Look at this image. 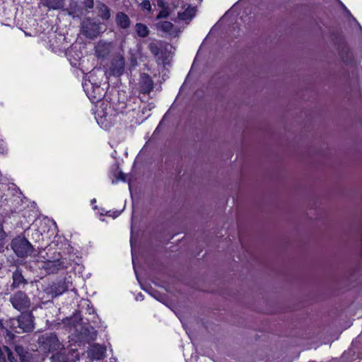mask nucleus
<instances>
[{"label":"nucleus","instance_id":"obj_22","mask_svg":"<svg viewBox=\"0 0 362 362\" xmlns=\"http://www.w3.org/2000/svg\"><path fill=\"white\" fill-rule=\"evenodd\" d=\"M95 52L98 57H105L108 54V51L105 50V46L104 45H98L96 47Z\"/></svg>","mask_w":362,"mask_h":362},{"label":"nucleus","instance_id":"obj_23","mask_svg":"<svg viewBox=\"0 0 362 362\" xmlns=\"http://www.w3.org/2000/svg\"><path fill=\"white\" fill-rule=\"evenodd\" d=\"M50 359L51 362H66V357L58 352L53 354Z\"/></svg>","mask_w":362,"mask_h":362},{"label":"nucleus","instance_id":"obj_2","mask_svg":"<svg viewBox=\"0 0 362 362\" xmlns=\"http://www.w3.org/2000/svg\"><path fill=\"white\" fill-rule=\"evenodd\" d=\"M11 247L16 256L21 258L31 256L36 252L33 245L23 235H18L13 238Z\"/></svg>","mask_w":362,"mask_h":362},{"label":"nucleus","instance_id":"obj_19","mask_svg":"<svg viewBox=\"0 0 362 362\" xmlns=\"http://www.w3.org/2000/svg\"><path fill=\"white\" fill-rule=\"evenodd\" d=\"M135 31L139 37L143 38L146 37L150 33V30L148 28L145 24L141 23H136Z\"/></svg>","mask_w":362,"mask_h":362},{"label":"nucleus","instance_id":"obj_15","mask_svg":"<svg viewBox=\"0 0 362 362\" xmlns=\"http://www.w3.org/2000/svg\"><path fill=\"white\" fill-rule=\"evenodd\" d=\"M115 22L118 27L122 29H127L130 27L131 21L129 17L124 12L119 11L117 13Z\"/></svg>","mask_w":362,"mask_h":362},{"label":"nucleus","instance_id":"obj_24","mask_svg":"<svg viewBox=\"0 0 362 362\" xmlns=\"http://www.w3.org/2000/svg\"><path fill=\"white\" fill-rule=\"evenodd\" d=\"M15 351L16 354L19 356V358L26 357V356L28 354V352L25 351L23 346L21 345H16L15 346Z\"/></svg>","mask_w":362,"mask_h":362},{"label":"nucleus","instance_id":"obj_6","mask_svg":"<svg viewBox=\"0 0 362 362\" xmlns=\"http://www.w3.org/2000/svg\"><path fill=\"white\" fill-rule=\"evenodd\" d=\"M69 287V282L65 280H61L58 282H54L45 289V292L51 295L52 298H56L66 291Z\"/></svg>","mask_w":362,"mask_h":362},{"label":"nucleus","instance_id":"obj_3","mask_svg":"<svg viewBox=\"0 0 362 362\" xmlns=\"http://www.w3.org/2000/svg\"><path fill=\"white\" fill-rule=\"evenodd\" d=\"M9 301L13 308L22 313L29 310L31 305L30 298L22 291H18L11 295Z\"/></svg>","mask_w":362,"mask_h":362},{"label":"nucleus","instance_id":"obj_32","mask_svg":"<svg viewBox=\"0 0 362 362\" xmlns=\"http://www.w3.org/2000/svg\"><path fill=\"white\" fill-rule=\"evenodd\" d=\"M93 100H95L96 101H98V100L102 99L103 94L101 93H99L98 96L97 95H93Z\"/></svg>","mask_w":362,"mask_h":362},{"label":"nucleus","instance_id":"obj_26","mask_svg":"<svg viewBox=\"0 0 362 362\" xmlns=\"http://www.w3.org/2000/svg\"><path fill=\"white\" fill-rule=\"evenodd\" d=\"M8 351L4 350V346H0V362H6Z\"/></svg>","mask_w":362,"mask_h":362},{"label":"nucleus","instance_id":"obj_5","mask_svg":"<svg viewBox=\"0 0 362 362\" xmlns=\"http://www.w3.org/2000/svg\"><path fill=\"white\" fill-rule=\"evenodd\" d=\"M148 49L155 57L158 64L164 65L166 63L167 52L162 41L158 40L149 42Z\"/></svg>","mask_w":362,"mask_h":362},{"label":"nucleus","instance_id":"obj_13","mask_svg":"<svg viewBox=\"0 0 362 362\" xmlns=\"http://www.w3.org/2000/svg\"><path fill=\"white\" fill-rule=\"evenodd\" d=\"M12 284L11 288L12 289L18 288L28 284V281L22 274V270L17 268L12 274Z\"/></svg>","mask_w":362,"mask_h":362},{"label":"nucleus","instance_id":"obj_34","mask_svg":"<svg viewBox=\"0 0 362 362\" xmlns=\"http://www.w3.org/2000/svg\"><path fill=\"white\" fill-rule=\"evenodd\" d=\"M21 362H28L29 361V354L26 357H20Z\"/></svg>","mask_w":362,"mask_h":362},{"label":"nucleus","instance_id":"obj_25","mask_svg":"<svg viewBox=\"0 0 362 362\" xmlns=\"http://www.w3.org/2000/svg\"><path fill=\"white\" fill-rule=\"evenodd\" d=\"M170 15L169 8H162V10L158 13L157 16V18H165L168 17Z\"/></svg>","mask_w":362,"mask_h":362},{"label":"nucleus","instance_id":"obj_30","mask_svg":"<svg viewBox=\"0 0 362 362\" xmlns=\"http://www.w3.org/2000/svg\"><path fill=\"white\" fill-rule=\"evenodd\" d=\"M84 6L88 9L93 8L94 2L93 0H83Z\"/></svg>","mask_w":362,"mask_h":362},{"label":"nucleus","instance_id":"obj_36","mask_svg":"<svg viewBox=\"0 0 362 362\" xmlns=\"http://www.w3.org/2000/svg\"><path fill=\"white\" fill-rule=\"evenodd\" d=\"M39 253H40V252H37V253H36V254H33V256H34V257H37V256H38Z\"/></svg>","mask_w":362,"mask_h":362},{"label":"nucleus","instance_id":"obj_9","mask_svg":"<svg viewBox=\"0 0 362 362\" xmlns=\"http://www.w3.org/2000/svg\"><path fill=\"white\" fill-rule=\"evenodd\" d=\"M13 325L18 327L23 332H30L34 329V325L32 320V315L30 314L21 315Z\"/></svg>","mask_w":362,"mask_h":362},{"label":"nucleus","instance_id":"obj_16","mask_svg":"<svg viewBox=\"0 0 362 362\" xmlns=\"http://www.w3.org/2000/svg\"><path fill=\"white\" fill-rule=\"evenodd\" d=\"M42 5L49 9L58 10L64 8L65 0H41Z\"/></svg>","mask_w":362,"mask_h":362},{"label":"nucleus","instance_id":"obj_21","mask_svg":"<svg viewBox=\"0 0 362 362\" xmlns=\"http://www.w3.org/2000/svg\"><path fill=\"white\" fill-rule=\"evenodd\" d=\"M139 7L141 10L147 11L148 13H151L152 7L149 0H144L140 4Z\"/></svg>","mask_w":362,"mask_h":362},{"label":"nucleus","instance_id":"obj_33","mask_svg":"<svg viewBox=\"0 0 362 362\" xmlns=\"http://www.w3.org/2000/svg\"><path fill=\"white\" fill-rule=\"evenodd\" d=\"M6 151V148L4 146L3 141H0V153H3Z\"/></svg>","mask_w":362,"mask_h":362},{"label":"nucleus","instance_id":"obj_31","mask_svg":"<svg viewBox=\"0 0 362 362\" xmlns=\"http://www.w3.org/2000/svg\"><path fill=\"white\" fill-rule=\"evenodd\" d=\"M122 180V181H125V180H126L125 174L124 173H122V172H120L119 173V175L118 178L117 179V180Z\"/></svg>","mask_w":362,"mask_h":362},{"label":"nucleus","instance_id":"obj_17","mask_svg":"<svg viewBox=\"0 0 362 362\" xmlns=\"http://www.w3.org/2000/svg\"><path fill=\"white\" fill-rule=\"evenodd\" d=\"M96 8L98 10V14L100 18L106 21L110 18V9L104 3L98 2Z\"/></svg>","mask_w":362,"mask_h":362},{"label":"nucleus","instance_id":"obj_14","mask_svg":"<svg viewBox=\"0 0 362 362\" xmlns=\"http://www.w3.org/2000/svg\"><path fill=\"white\" fill-rule=\"evenodd\" d=\"M339 54L341 60L346 64H351L354 61L352 52L346 45H343L339 50Z\"/></svg>","mask_w":362,"mask_h":362},{"label":"nucleus","instance_id":"obj_1","mask_svg":"<svg viewBox=\"0 0 362 362\" xmlns=\"http://www.w3.org/2000/svg\"><path fill=\"white\" fill-rule=\"evenodd\" d=\"M37 343L45 352H59L64 349L63 344L54 333L47 332L39 336Z\"/></svg>","mask_w":362,"mask_h":362},{"label":"nucleus","instance_id":"obj_28","mask_svg":"<svg viewBox=\"0 0 362 362\" xmlns=\"http://www.w3.org/2000/svg\"><path fill=\"white\" fill-rule=\"evenodd\" d=\"M6 236V234L5 233V231L4 230V228H3V225L1 223H0V247H2L4 243V239Z\"/></svg>","mask_w":362,"mask_h":362},{"label":"nucleus","instance_id":"obj_7","mask_svg":"<svg viewBox=\"0 0 362 362\" xmlns=\"http://www.w3.org/2000/svg\"><path fill=\"white\" fill-rule=\"evenodd\" d=\"M125 67V60L122 55L115 56L111 62L109 68V74L114 76H120L123 74Z\"/></svg>","mask_w":362,"mask_h":362},{"label":"nucleus","instance_id":"obj_4","mask_svg":"<svg viewBox=\"0 0 362 362\" xmlns=\"http://www.w3.org/2000/svg\"><path fill=\"white\" fill-rule=\"evenodd\" d=\"M102 32L101 24L90 18L84 20L81 23V33L87 38L93 40Z\"/></svg>","mask_w":362,"mask_h":362},{"label":"nucleus","instance_id":"obj_18","mask_svg":"<svg viewBox=\"0 0 362 362\" xmlns=\"http://www.w3.org/2000/svg\"><path fill=\"white\" fill-rule=\"evenodd\" d=\"M194 15V9L190 6H188L183 12H179L177 17L180 21L189 22L192 19Z\"/></svg>","mask_w":362,"mask_h":362},{"label":"nucleus","instance_id":"obj_12","mask_svg":"<svg viewBox=\"0 0 362 362\" xmlns=\"http://www.w3.org/2000/svg\"><path fill=\"white\" fill-rule=\"evenodd\" d=\"M43 267L48 274H55L59 270L65 268L66 266L64 265V260L57 259L53 261L48 260L45 262Z\"/></svg>","mask_w":362,"mask_h":362},{"label":"nucleus","instance_id":"obj_11","mask_svg":"<svg viewBox=\"0 0 362 362\" xmlns=\"http://www.w3.org/2000/svg\"><path fill=\"white\" fill-rule=\"evenodd\" d=\"M106 348L95 344L87 351L88 357L91 360H101L105 357Z\"/></svg>","mask_w":362,"mask_h":362},{"label":"nucleus","instance_id":"obj_20","mask_svg":"<svg viewBox=\"0 0 362 362\" xmlns=\"http://www.w3.org/2000/svg\"><path fill=\"white\" fill-rule=\"evenodd\" d=\"M173 27V24L170 21H160L156 24L157 30L167 33H170Z\"/></svg>","mask_w":362,"mask_h":362},{"label":"nucleus","instance_id":"obj_8","mask_svg":"<svg viewBox=\"0 0 362 362\" xmlns=\"http://www.w3.org/2000/svg\"><path fill=\"white\" fill-rule=\"evenodd\" d=\"M97 331L91 325H83L78 331V338L81 341L90 343L97 338Z\"/></svg>","mask_w":362,"mask_h":362},{"label":"nucleus","instance_id":"obj_35","mask_svg":"<svg viewBox=\"0 0 362 362\" xmlns=\"http://www.w3.org/2000/svg\"><path fill=\"white\" fill-rule=\"evenodd\" d=\"M96 90H98V91H99V92H100V88L99 86H98V87L96 88Z\"/></svg>","mask_w":362,"mask_h":362},{"label":"nucleus","instance_id":"obj_37","mask_svg":"<svg viewBox=\"0 0 362 362\" xmlns=\"http://www.w3.org/2000/svg\"><path fill=\"white\" fill-rule=\"evenodd\" d=\"M35 233H36V235H40V233H39L37 230H36Z\"/></svg>","mask_w":362,"mask_h":362},{"label":"nucleus","instance_id":"obj_29","mask_svg":"<svg viewBox=\"0 0 362 362\" xmlns=\"http://www.w3.org/2000/svg\"><path fill=\"white\" fill-rule=\"evenodd\" d=\"M158 7L161 8H169V5L164 0H155Z\"/></svg>","mask_w":362,"mask_h":362},{"label":"nucleus","instance_id":"obj_27","mask_svg":"<svg viewBox=\"0 0 362 362\" xmlns=\"http://www.w3.org/2000/svg\"><path fill=\"white\" fill-rule=\"evenodd\" d=\"M4 350L8 351L7 359L9 362H17L16 359L13 355L11 350L6 346H4Z\"/></svg>","mask_w":362,"mask_h":362},{"label":"nucleus","instance_id":"obj_10","mask_svg":"<svg viewBox=\"0 0 362 362\" xmlns=\"http://www.w3.org/2000/svg\"><path fill=\"white\" fill-rule=\"evenodd\" d=\"M153 87L154 83L151 77L148 74H141L139 82V92L144 95L149 94Z\"/></svg>","mask_w":362,"mask_h":362}]
</instances>
